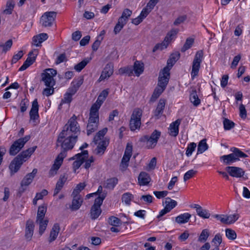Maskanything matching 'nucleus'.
<instances>
[{
    "label": "nucleus",
    "mask_w": 250,
    "mask_h": 250,
    "mask_svg": "<svg viewBox=\"0 0 250 250\" xmlns=\"http://www.w3.org/2000/svg\"><path fill=\"white\" fill-rule=\"evenodd\" d=\"M125 24L126 23L125 22L122 21H121L119 19H118V22L116 24L114 29V32L115 34H117L119 33Z\"/></svg>",
    "instance_id": "obj_58"
},
{
    "label": "nucleus",
    "mask_w": 250,
    "mask_h": 250,
    "mask_svg": "<svg viewBox=\"0 0 250 250\" xmlns=\"http://www.w3.org/2000/svg\"><path fill=\"white\" fill-rule=\"evenodd\" d=\"M203 58V52L202 50L198 51L195 55L192 64L191 76L192 79L198 75L201 63Z\"/></svg>",
    "instance_id": "obj_6"
},
{
    "label": "nucleus",
    "mask_w": 250,
    "mask_h": 250,
    "mask_svg": "<svg viewBox=\"0 0 250 250\" xmlns=\"http://www.w3.org/2000/svg\"><path fill=\"white\" fill-rule=\"evenodd\" d=\"M56 12L54 11L44 13L41 20L42 25L44 27L51 26L56 18Z\"/></svg>",
    "instance_id": "obj_13"
},
{
    "label": "nucleus",
    "mask_w": 250,
    "mask_h": 250,
    "mask_svg": "<svg viewBox=\"0 0 250 250\" xmlns=\"http://www.w3.org/2000/svg\"><path fill=\"white\" fill-rule=\"evenodd\" d=\"M107 191L100 186L98 190L95 192V219L97 218L102 213L101 206L107 196Z\"/></svg>",
    "instance_id": "obj_2"
},
{
    "label": "nucleus",
    "mask_w": 250,
    "mask_h": 250,
    "mask_svg": "<svg viewBox=\"0 0 250 250\" xmlns=\"http://www.w3.org/2000/svg\"><path fill=\"white\" fill-rule=\"evenodd\" d=\"M91 58H85L82 62L74 66V69L77 72H80L91 61Z\"/></svg>",
    "instance_id": "obj_40"
},
{
    "label": "nucleus",
    "mask_w": 250,
    "mask_h": 250,
    "mask_svg": "<svg viewBox=\"0 0 250 250\" xmlns=\"http://www.w3.org/2000/svg\"><path fill=\"white\" fill-rule=\"evenodd\" d=\"M165 89L157 86L154 90L153 94L150 98V101L154 102L163 92Z\"/></svg>",
    "instance_id": "obj_42"
},
{
    "label": "nucleus",
    "mask_w": 250,
    "mask_h": 250,
    "mask_svg": "<svg viewBox=\"0 0 250 250\" xmlns=\"http://www.w3.org/2000/svg\"><path fill=\"white\" fill-rule=\"evenodd\" d=\"M30 138V136L27 135L15 141L10 148V155L13 156L16 155L24 146L25 143L29 140Z\"/></svg>",
    "instance_id": "obj_8"
},
{
    "label": "nucleus",
    "mask_w": 250,
    "mask_h": 250,
    "mask_svg": "<svg viewBox=\"0 0 250 250\" xmlns=\"http://www.w3.org/2000/svg\"><path fill=\"white\" fill-rule=\"evenodd\" d=\"M15 5L14 1L12 0H9L6 3V8L3 12L6 14H11Z\"/></svg>",
    "instance_id": "obj_50"
},
{
    "label": "nucleus",
    "mask_w": 250,
    "mask_h": 250,
    "mask_svg": "<svg viewBox=\"0 0 250 250\" xmlns=\"http://www.w3.org/2000/svg\"><path fill=\"white\" fill-rule=\"evenodd\" d=\"M68 131H62L58 139L57 146L60 145L62 149L70 150L73 148L77 141V135L69 134Z\"/></svg>",
    "instance_id": "obj_1"
},
{
    "label": "nucleus",
    "mask_w": 250,
    "mask_h": 250,
    "mask_svg": "<svg viewBox=\"0 0 250 250\" xmlns=\"http://www.w3.org/2000/svg\"><path fill=\"white\" fill-rule=\"evenodd\" d=\"M132 13V12L131 10L128 8H126L124 10L122 16L119 18V19L121 21H122L126 23Z\"/></svg>",
    "instance_id": "obj_41"
},
{
    "label": "nucleus",
    "mask_w": 250,
    "mask_h": 250,
    "mask_svg": "<svg viewBox=\"0 0 250 250\" xmlns=\"http://www.w3.org/2000/svg\"><path fill=\"white\" fill-rule=\"evenodd\" d=\"M94 123V104H93L90 108L89 118L88 123L87 125V134L88 135L91 134L94 129L93 124Z\"/></svg>",
    "instance_id": "obj_27"
},
{
    "label": "nucleus",
    "mask_w": 250,
    "mask_h": 250,
    "mask_svg": "<svg viewBox=\"0 0 250 250\" xmlns=\"http://www.w3.org/2000/svg\"><path fill=\"white\" fill-rule=\"evenodd\" d=\"M37 173V169L36 168L33 169L32 172L28 173L23 178L21 183V188H19V192L22 193L25 190L24 187L28 186L33 181L35 175Z\"/></svg>",
    "instance_id": "obj_14"
},
{
    "label": "nucleus",
    "mask_w": 250,
    "mask_h": 250,
    "mask_svg": "<svg viewBox=\"0 0 250 250\" xmlns=\"http://www.w3.org/2000/svg\"><path fill=\"white\" fill-rule=\"evenodd\" d=\"M196 147V144L195 143H190L186 149V154L187 156L189 157L191 155L193 151H194L195 148Z\"/></svg>",
    "instance_id": "obj_59"
},
{
    "label": "nucleus",
    "mask_w": 250,
    "mask_h": 250,
    "mask_svg": "<svg viewBox=\"0 0 250 250\" xmlns=\"http://www.w3.org/2000/svg\"><path fill=\"white\" fill-rule=\"evenodd\" d=\"M230 150L232 152L228 155L222 156L220 160L223 161L226 165H231L233 163L239 160V158H246L248 155L241 151L239 149L236 147H231Z\"/></svg>",
    "instance_id": "obj_3"
},
{
    "label": "nucleus",
    "mask_w": 250,
    "mask_h": 250,
    "mask_svg": "<svg viewBox=\"0 0 250 250\" xmlns=\"http://www.w3.org/2000/svg\"><path fill=\"white\" fill-rule=\"evenodd\" d=\"M197 173V171L194 170L193 169H191L188 171L184 176V180L185 181H187L191 177H192L194 175Z\"/></svg>",
    "instance_id": "obj_63"
},
{
    "label": "nucleus",
    "mask_w": 250,
    "mask_h": 250,
    "mask_svg": "<svg viewBox=\"0 0 250 250\" xmlns=\"http://www.w3.org/2000/svg\"><path fill=\"white\" fill-rule=\"evenodd\" d=\"M144 64L136 61L133 65V70L137 76H139L144 71Z\"/></svg>",
    "instance_id": "obj_37"
},
{
    "label": "nucleus",
    "mask_w": 250,
    "mask_h": 250,
    "mask_svg": "<svg viewBox=\"0 0 250 250\" xmlns=\"http://www.w3.org/2000/svg\"><path fill=\"white\" fill-rule=\"evenodd\" d=\"M57 74V71L52 68L46 69L42 74V80L44 82L46 87H53L55 84V81L54 79Z\"/></svg>",
    "instance_id": "obj_5"
},
{
    "label": "nucleus",
    "mask_w": 250,
    "mask_h": 250,
    "mask_svg": "<svg viewBox=\"0 0 250 250\" xmlns=\"http://www.w3.org/2000/svg\"><path fill=\"white\" fill-rule=\"evenodd\" d=\"M109 94L108 89L103 90L99 94L98 99L99 101L104 102Z\"/></svg>",
    "instance_id": "obj_62"
},
{
    "label": "nucleus",
    "mask_w": 250,
    "mask_h": 250,
    "mask_svg": "<svg viewBox=\"0 0 250 250\" xmlns=\"http://www.w3.org/2000/svg\"><path fill=\"white\" fill-rule=\"evenodd\" d=\"M132 146H127L120 165V169L124 171L128 166V162L132 155Z\"/></svg>",
    "instance_id": "obj_19"
},
{
    "label": "nucleus",
    "mask_w": 250,
    "mask_h": 250,
    "mask_svg": "<svg viewBox=\"0 0 250 250\" xmlns=\"http://www.w3.org/2000/svg\"><path fill=\"white\" fill-rule=\"evenodd\" d=\"M181 123V120L178 119L170 124L169 125V134L174 137L177 136L179 133V126Z\"/></svg>",
    "instance_id": "obj_28"
},
{
    "label": "nucleus",
    "mask_w": 250,
    "mask_h": 250,
    "mask_svg": "<svg viewBox=\"0 0 250 250\" xmlns=\"http://www.w3.org/2000/svg\"><path fill=\"white\" fill-rule=\"evenodd\" d=\"M85 185L84 183H79L74 189L72 195L80 196L79 193L84 188Z\"/></svg>",
    "instance_id": "obj_54"
},
{
    "label": "nucleus",
    "mask_w": 250,
    "mask_h": 250,
    "mask_svg": "<svg viewBox=\"0 0 250 250\" xmlns=\"http://www.w3.org/2000/svg\"><path fill=\"white\" fill-rule=\"evenodd\" d=\"M209 235V230L208 229H204L202 231L198 241L200 242H205L208 239Z\"/></svg>",
    "instance_id": "obj_49"
},
{
    "label": "nucleus",
    "mask_w": 250,
    "mask_h": 250,
    "mask_svg": "<svg viewBox=\"0 0 250 250\" xmlns=\"http://www.w3.org/2000/svg\"><path fill=\"white\" fill-rule=\"evenodd\" d=\"M105 34V31L102 30L100 35L97 37V40L95 41V51H96L98 47L100 45L101 42L103 41L104 36Z\"/></svg>",
    "instance_id": "obj_55"
},
{
    "label": "nucleus",
    "mask_w": 250,
    "mask_h": 250,
    "mask_svg": "<svg viewBox=\"0 0 250 250\" xmlns=\"http://www.w3.org/2000/svg\"><path fill=\"white\" fill-rule=\"evenodd\" d=\"M197 214L201 217L207 219L210 217V213L207 209H203L202 207L196 211Z\"/></svg>",
    "instance_id": "obj_51"
},
{
    "label": "nucleus",
    "mask_w": 250,
    "mask_h": 250,
    "mask_svg": "<svg viewBox=\"0 0 250 250\" xmlns=\"http://www.w3.org/2000/svg\"><path fill=\"white\" fill-rule=\"evenodd\" d=\"M190 101L193 104L197 106L200 104L201 101L199 99L195 89H193L190 94Z\"/></svg>",
    "instance_id": "obj_38"
},
{
    "label": "nucleus",
    "mask_w": 250,
    "mask_h": 250,
    "mask_svg": "<svg viewBox=\"0 0 250 250\" xmlns=\"http://www.w3.org/2000/svg\"><path fill=\"white\" fill-rule=\"evenodd\" d=\"M133 198V195L129 193L126 192L123 194L122 197V202L125 203L127 205H129L132 199Z\"/></svg>",
    "instance_id": "obj_48"
},
{
    "label": "nucleus",
    "mask_w": 250,
    "mask_h": 250,
    "mask_svg": "<svg viewBox=\"0 0 250 250\" xmlns=\"http://www.w3.org/2000/svg\"><path fill=\"white\" fill-rule=\"evenodd\" d=\"M38 55V50L34 49L28 53V57L23 62L22 66L19 68V71H23L32 65L36 60Z\"/></svg>",
    "instance_id": "obj_17"
},
{
    "label": "nucleus",
    "mask_w": 250,
    "mask_h": 250,
    "mask_svg": "<svg viewBox=\"0 0 250 250\" xmlns=\"http://www.w3.org/2000/svg\"><path fill=\"white\" fill-rule=\"evenodd\" d=\"M161 134L160 131L155 130L150 136L148 135L142 136L140 139V141L144 143L148 148H152L156 145Z\"/></svg>",
    "instance_id": "obj_4"
},
{
    "label": "nucleus",
    "mask_w": 250,
    "mask_h": 250,
    "mask_svg": "<svg viewBox=\"0 0 250 250\" xmlns=\"http://www.w3.org/2000/svg\"><path fill=\"white\" fill-rule=\"evenodd\" d=\"M226 169L229 175L233 177L240 178L245 174V171L241 167L229 166L226 167Z\"/></svg>",
    "instance_id": "obj_21"
},
{
    "label": "nucleus",
    "mask_w": 250,
    "mask_h": 250,
    "mask_svg": "<svg viewBox=\"0 0 250 250\" xmlns=\"http://www.w3.org/2000/svg\"><path fill=\"white\" fill-rule=\"evenodd\" d=\"M39 104L37 99H35L32 102V107L29 112L31 120L35 121L39 117Z\"/></svg>",
    "instance_id": "obj_24"
},
{
    "label": "nucleus",
    "mask_w": 250,
    "mask_h": 250,
    "mask_svg": "<svg viewBox=\"0 0 250 250\" xmlns=\"http://www.w3.org/2000/svg\"><path fill=\"white\" fill-rule=\"evenodd\" d=\"M48 38L46 33H41L33 38V42L35 45L38 46Z\"/></svg>",
    "instance_id": "obj_32"
},
{
    "label": "nucleus",
    "mask_w": 250,
    "mask_h": 250,
    "mask_svg": "<svg viewBox=\"0 0 250 250\" xmlns=\"http://www.w3.org/2000/svg\"><path fill=\"white\" fill-rule=\"evenodd\" d=\"M239 215L237 213L226 215V224L230 225L234 223L239 218Z\"/></svg>",
    "instance_id": "obj_45"
},
{
    "label": "nucleus",
    "mask_w": 250,
    "mask_h": 250,
    "mask_svg": "<svg viewBox=\"0 0 250 250\" xmlns=\"http://www.w3.org/2000/svg\"><path fill=\"white\" fill-rule=\"evenodd\" d=\"M77 160L74 161L73 164V167L74 170L79 168L82 164L83 163L85 158H87L88 157V152L87 150H84L81 153H78L74 156Z\"/></svg>",
    "instance_id": "obj_20"
},
{
    "label": "nucleus",
    "mask_w": 250,
    "mask_h": 250,
    "mask_svg": "<svg viewBox=\"0 0 250 250\" xmlns=\"http://www.w3.org/2000/svg\"><path fill=\"white\" fill-rule=\"evenodd\" d=\"M12 45V41L11 40H8L4 44L0 43V47L2 48L4 52H6L10 49Z\"/></svg>",
    "instance_id": "obj_61"
},
{
    "label": "nucleus",
    "mask_w": 250,
    "mask_h": 250,
    "mask_svg": "<svg viewBox=\"0 0 250 250\" xmlns=\"http://www.w3.org/2000/svg\"><path fill=\"white\" fill-rule=\"evenodd\" d=\"M118 183V179L116 178H112L107 179L105 184L104 187L106 188H108L110 189H113L115 186Z\"/></svg>",
    "instance_id": "obj_43"
},
{
    "label": "nucleus",
    "mask_w": 250,
    "mask_h": 250,
    "mask_svg": "<svg viewBox=\"0 0 250 250\" xmlns=\"http://www.w3.org/2000/svg\"><path fill=\"white\" fill-rule=\"evenodd\" d=\"M83 78L79 77L77 79L74 80L71 83V85H72L74 87L78 90L80 86L83 84Z\"/></svg>",
    "instance_id": "obj_60"
},
{
    "label": "nucleus",
    "mask_w": 250,
    "mask_h": 250,
    "mask_svg": "<svg viewBox=\"0 0 250 250\" xmlns=\"http://www.w3.org/2000/svg\"><path fill=\"white\" fill-rule=\"evenodd\" d=\"M142 112V110L139 108L134 110L129 123V126L131 131H135L136 129L140 128Z\"/></svg>",
    "instance_id": "obj_7"
},
{
    "label": "nucleus",
    "mask_w": 250,
    "mask_h": 250,
    "mask_svg": "<svg viewBox=\"0 0 250 250\" xmlns=\"http://www.w3.org/2000/svg\"><path fill=\"white\" fill-rule=\"evenodd\" d=\"M177 33V31L176 30H172L167 33L164 41L162 43L156 44L154 47L152 51L155 52L158 50H162L163 49L166 48L168 45V43L173 39Z\"/></svg>",
    "instance_id": "obj_11"
},
{
    "label": "nucleus",
    "mask_w": 250,
    "mask_h": 250,
    "mask_svg": "<svg viewBox=\"0 0 250 250\" xmlns=\"http://www.w3.org/2000/svg\"><path fill=\"white\" fill-rule=\"evenodd\" d=\"M190 217L191 215L189 213H184L176 217L175 221L179 224H185L189 221Z\"/></svg>",
    "instance_id": "obj_36"
},
{
    "label": "nucleus",
    "mask_w": 250,
    "mask_h": 250,
    "mask_svg": "<svg viewBox=\"0 0 250 250\" xmlns=\"http://www.w3.org/2000/svg\"><path fill=\"white\" fill-rule=\"evenodd\" d=\"M67 177L65 175H61L59 180L56 184V188L54 191V196H55L58 194L60 191L62 189L64 183L67 180Z\"/></svg>",
    "instance_id": "obj_29"
},
{
    "label": "nucleus",
    "mask_w": 250,
    "mask_h": 250,
    "mask_svg": "<svg viewBox=\"0 0 250 250\" xmlns=\"http://www.w3.org/2000/svg\"><path fill=\"white\" fill-rule=\"evenodd\" d=\"M164 203L166 205L165 207L159 212V214L157 216L158 218H160L166 213L170 212V210L174 208L177 205V203L176 201L171 199L169 197H167L165 199Z\"/></svg>",
    "instance_id": "obj_16"
},
{
    "label": "nucleus",
    "mask_w": 250,
    "mask_h": 250,
    "mask_svg": "<svg viewBox=\"0 0 250 250\" xmlns=\"http://www.w3.org/2000/svg\"><path fill=\"white\" fill-rule=\"evenodd\" d=\"M166 105V100L161 99L157 104L156 109L154 111V115L157 119H159L163 113Z\"/></svg>",
    "instance_id": "obj_26"
},
{
    "label": "nucleus",
    "mask_w": 250,
    "mask_h": 250,
    "mask_svg": "<svg viewBox=\"0 0 250 250\" xmlns=\"http://www.w3.org/2000/svg\"><path fill=\"white\" fill-rule=\"evenodd\" d=\"M67 150L62 149L60 153L56 158L54 164L53 165L49 172V176L52 177L57 174V171L62 165L63 159L66 156V151Z\"/></svg>",
    "instance_id": "obj_9"
},
{
    "label": "nucleus",
    "mask_w": 250,
    "mask_h": 250,
    "mask_svg": "<svg viewBox=\"0 0 250 250\" xmlns=\"http://www.w3.org/2000/svg\"><path fill=\"white\" fill-rule=\"evenodd\" d=\"M103 103V101H98V99L95 103V123H98L99 122L98 110Z\"/></svg>",
    "instance_id": "obj_47"
},
{
    "label": "nucleus",
    "mask_w": 250,
    "mask_h": 250,
    "mask_svg": "<svg viewBox=\"0 0 250 250\" xmlns=\"http://www.w3.org/2000/svg\"><path fill=\"white\" fill-rule=\"evenodd\" d=\"M107 130L108 129L107 127H104L102 130L99 131L95 136V140L98 139V141H101L104 139L105 138L104 136L107 133Z\"/></svg>",
    "instance_id": "obj_52"
},
{
    "label": "nucleus",
    "mask_w": 250,
    "mask_h": 250,
    "mask_svg": "<svg viewBox=\"0 0 250 250\" xmlns=\"http://www.w3.org/2000/svg\"><path fill=\"white\" fill-rule=\"evenodd\" d=\"M226 235L229 239L231 240L235 239L237 236L235 231L230 229H226Z\"/></svg>",
    "instance_id": "obj_56"
},
{
    "label": "nucleus",
    "mask_w": 250,
    "mask_h": 250,
    "mask_svg": "<svg viewBox=\"0 0 250 250\" xmlns=\"http://www.w3.org/2000/svg\"><path fill=\"white\" fill-rule=\"evenodd\" d=\"M73 199L72 202L71 208L72 210L78 209L83 203V198L80 196L72 195Z\"/></svg>",
    "instance_id": "obj_33"
},
{
    "label": "nucleus",
    "mask_w": 250,
    "mask_h": 250,
    "mask_svg": "<svg viewBox=\"0 0 250 250\" xmlns=\"http://www.w3.org/2000/svg\"><path fill=\"white\" fill-rule=\"evenodd\" d=\"M34 223L33 221L28 220L27 221L25 227V237L26 239L30 241L31 240L34 233Z\"/></svg>",
    "instance_id": "obj_23"
},
{
    "label": "nucleus",
    "mask_w": 250,
    "mask_h": 250,
    "mask_svg": "<svg viewBox=\"0 0 250 250\" xmlns=\"http://www.w3.org/2000/svg\"><path fill=\"white\" fill-rule=\"evenodd\" d=\"M36 223L39 225V234L42 235L46 229L48 223V220L47 219H42L36 220Z\"/></svg>",
    "instance_id": "obj_34"
},
{
    "label": "nucleus",
    "mask_w": 250,
    "mask_h": 250,
    "mask_svg": "<svg viewBox=\"0 0 250 250\" xmlns=\"http://www.w3.org/2000/svg\"><path fill=\"white\" fill-rule=\"evenodd\" d=\"M114 64L112 62L106 64L98 80V82L108 79L113 73Z\"/></svg>",
    "instance_id": "obj_18"
},
{
    "label": "nucleus",
    "mask_w": 250,
    "mask_h": 250,
    "mask_svg": "<svg viewBox=\"0 0 250 250\" xmlns=\"http://www.w3.org/2000/svg\"><path fill=\"white\" fill-rule=\"evenodd\" d=\"M150 177L147 173L141 172L138 176L139 183L141 186L146 185L150 182Z\"/></svg>",
    "instance_id": "obj_31"
},
{
    "label": "nucleus",
    "mask_w": 250,
    "mask_h": 250,
    "mask_svg": "<svg viewBox=\"0 0 250 250\" xmlns=\"http://www.w3.org/2000/svg\"><path fill=\"white\" fill-rule=\"evenodd\" d=\"M47 211V208L44 206H39L38 209L36 220L45 219L44 216Z\"/></svg>",
    "instance_id": "obj_46"
},
{
    "label": "nucleus",
    "mask_w": 250,
    "mask_h": 250,
    "mask_svg": "<svg viewBox=\"0 0 250 250\" xmlns=\"http://www.w3.org/2000/svg\"><path fill=\"white\" fill-rule=\"evenodd\" d=\"M133 70L131 66H127L120 68L118 70V74L120 75L126 74L128 76L132 75Z\"/></svg>",
    "instance_id": "obj_44"
},
{
    "label": "nucleus",
    "mask_w": 250,
    "mask_h": 250,
    "mask_svg": "<svg viewBox=\"0 0 250 250\" xmlns=\"http://www.w3.org/2000/svg\"><path fill=\"white\" fill-rule=\"evenodd\" d=\"M60 230V226L58 224H55L50 231L49 236V242L54 241L57 237Z\"/></svg>",
    "instance_id": "obj_30"
},
{
    "label": "nucleus",
    "mask_w": 250,
    "mask_h": 250,
    "mask_svg": "<svg viewBox=\"0 0 250 250\" xmlns=\"http://www.w3.org/2000/svg\"><path fill=\"white\" fill-rule=\"evenodd\" d=\"M76 119L77 117L73 115L64 125L62 131H68V132H69V134L76 135V134L80 132V127Z\"/></svg>",
    "instance_id": "obj_10"
},
{
    "label": "nucleus",
    "mask_w": 250,
    "mask_h": 250,
    "mask_svg": "<svg viewBox=\"0 0 250 250\" xmlns=\"http://www.w3.org/2000/svg\"><path fill=\"white\" fill-rule=\"evenodd\" d=\"M224 128L225 130H230L234 126V123L230 120L225 118L223 121Z\"/></svg>",
    "instance_id": "obj_57"
},
{
    "label": "nucleus",
    "mask_w": 250,
    "mask_h": 250,
    "mask_svg": "<svg viewBox=\"0 0 250 250\" xmlns=\"http://www.w3.org/2000/svg\"><path fill=\"white\" fill-rule=\"evenodd\" d=\"M109 143V139L107 137H105L101 141H98V139L95 140V145H97L95 149V153L99 156L102 155L104 153Z\"/></svg>",
    "instance_id": "obj_15"
},
{
    "label": "nucleus",
    "mask_w": 250,
    "mask_h": 250,
    "mask_svg": "<svg viewBox=\"0 0 250 250\" xmlns=\"http://www.w3.org/2000/svg\"><path fill=\"white\" fill-rule=\"evenodd\" d=\"M179 53L176 52L172 54L167 61V65L166 67H168L170 69L173 65L175 64V63L177 62V61L179 60Z\"/></svg>",
    "instance_id": "obj_35"
},
{
    "label": "nucleus",
    "mask_w": 250,
    "mask_h": 250,
    "mask_svg": "<svg viewBox=\"0 0 250 250\" xmlns=\"http://www.w3.org/2000/svg\"><path fill=\"white\" fill-rule=\"evenodd\" d=\"M208 146L207 144V140L204 139L202 140L198 145L197 154H201L208 149Z\"/></svg>",
    "instance_id": "obj_39"
},
{
    "label": "nucleus",
    "mask_w": 250,
    "mask_h": 250,
    "mask_svg": "<svg viewBox=\"0 0 250 250\" xmlns=\"http://www.w3.org/2000/svg\"><path fill=\"white\" fill-rule=\"evenodd\" d=\"M23 162L19 159V157H16L9 165V168L10 170L11 175H13L18 172Z\"/></svg>",
    "instance_id": "obj_22"
},
{
    "label": "nucleus",
    "mask_w": 250,
    "mask_h": 250,
    "mask_svg": "<svg viewBox=\"0 0 250 250\" xmlns=\"http://www.w3.org/2000/svg\"><path fill=\"white\" fill-rule=\"evenodd\" d=\"M109 223L113 226H118L120 224V220L116 217L111 216L109 218Z\"/></svg>",
    "instance_id": "obj_64"
},
{
    "label": "nucleus",
    "mask_w": 250,
    "mask_h": 250,
    "mask_svg": "<svg viewBox=\"0 0 250 250\" xmlns=\"http://www.w3.org/2000/svg\"><path fill=\"white\" fill-rule=\"evenodd\" d=\"M169 67H165L162 71L160 72L158 78V86L162 87L164 89L166 88L169 79Z\"/></svg>",
    "instance_id": "obj_12"
},
{
    "label": "nucleus",
    "mask_w": 250,
    "mask_h": 250,
    "mask_svg": "<svg viewBox=\"0 0 250 250\" xmlns=\"http://www.w3.org/2000/svg\"><path fill=\"white\" fill-rule=\"evenodd\" d=\"M36 148V146L29 148L26 150L20 153L17 157H19V159L21 160L23 162H25L26 160L29 158L31 154L35 151Z\"/></svg>",
    "instance_id": "obj_25"
},
{
    "label": "nucleus",
    "mask_w": 250,
    "mask_h": 250,
    "mask_svg": "<svg viewBox=\"0 0 250 250\" xmlns=\"http://www.w3.org/2000/svg\"><path fill=\"white\" fill-rule=\"evenodd\" d=\"M194 42V40L191 38H188L185 43L184 46L181 48V51L184 52L188 49H189Z\"/></svg>",
    "instance_id": "obj_53"
}]
</instances>
